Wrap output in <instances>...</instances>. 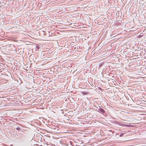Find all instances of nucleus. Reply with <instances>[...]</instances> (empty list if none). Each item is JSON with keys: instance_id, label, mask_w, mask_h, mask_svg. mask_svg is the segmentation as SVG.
<instances>
[{"instance_id": "20e7f679", "label": "nucleus", "mask_w": 146, "mask_h": 146, "mask_svg": "<svg viewBox=\"0 0 146 146\" xmlns=\"http://www.w3.org/2000/svg\"><path fill=\"white\" fill-rule=\"evenodd\" d=\"M125 126H126V127H129V125H127V124H125Z\"/></svg>"}, {"instance_id": "7ed1b4c3", "label": "nucleus", "mask_w": 146, "mask_h": 146, "mask_svg": "<svg viewBox=\"0 0 146 146\" xmlns=\"http://www.w3.org/2000/svg\"><path fill=\"white\" fill-rule=\"evenodd\" d=\"M16 129L18 131H19L20 130V128L19 127H17L16 128Z\"/></svg>"}, {"instance_id": "f03ea898", "label": "nucleus", "mask_w": 146, "mask_h": 146, "mask_svg": "<svg viewBox=\"0 0 146 146\" xmlns=\"http://www.w3.org/2000/svg\"><path fill=\"white\" fill-rule=\"evenodd\" d=\"M119 125L121 126H125V124H123V123H119Z\"/></svg>"}, {"instance_id": "f257e3e1", "label": "nucleus", "mask_w": 146, "mask_h": 146, "mask_svg": "<svg viewBox=\"0 0 146 146\" xmlns=\"http://www.w3.org/2000/svg\"><path fill=\"white\" fill-rule=\"evenodd\" d=\"M98 111L102 113H104L105 112V111L104 109L101 108H99L98 109Z\"/></svg>"}, {"instance_id": "39448f33", "label": "nucleus", "mask_w": 146, "mask_h": 146, "mask_svg": "<svg viewBox=\"0 0 146 146\" xmlns=\"http://www.w3.org/2000/svg\"><path fill=\"white\" fill-rule=\"evenodd\" d=\"M120 136H121V135H120Z\"/></svg>"}]
</instances>
